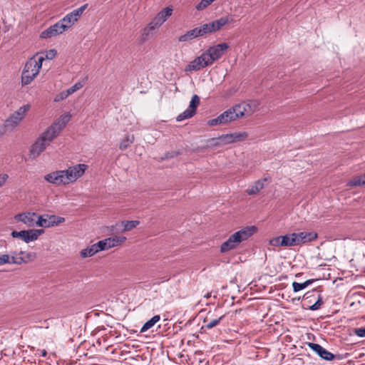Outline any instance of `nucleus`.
Listing matches in <instances>:
<instances>
[{"mask_svg": "<svg viewBox=\"0 0 365 365\" xmlns=\"http://www.w3.org/2000/svg\"><path fill=\"white\" fill-rule=\"evenodd\" d=\"M160 319V315H155L150 319L147 321L140 329V332H145L153 327Z\"/></svg>", "mask_w": 365, "mask_h": 365, "instance_id": "27", "label": "nucleus"}, {"mask_svg": "<svg viewBox=\"0 0 365 365\" xmlns=\"http://www.w3.org/2000/svg\"><path fill=\"white\" fill-rule=\"evenodd\" d=\"M232 18L230 16H222L213 21L202 24L206 34H212L220 30L224 26L232 21Z\"/></svg>", "mask_w": 365, "mask_h": 365, "instance_id": "6", "label": "nucleus"}, {"mask_svg": "<svg viewBox=\"0 0 365 365\" xmlns=\"http://www.w3.org/2000/svg\"><path fill=\"white\" fill-rule=\"evenodd\" d=\"M210 4L207 0H201V1L195 6L197 11H202L207 8Z\"/></svg>", "mask_w": 365, "mask_h": 365, "instance_id": "44", "label": "nucleus"}, {"mask_svg": "<svg viewBox=\"0 0 365 365\" xmlns=\"http://www.w3.org/2000/svg\"><path fill=\"white\" fill-rule=\"evenodd\" d=\"M280 247H285V241L284 236H280Z\"/></svg>", "mask_w": 365, "mask_h": 365, "instance_id": "52", "label": "nucleus"}, {"mask_svg": "<svg viewBox=\"0 0 365 365\" xmlns=\"http://www.w3.org/2000/svg\"><path fill=\"white\" fill-rule=\"evenodd\" d=\"M19 255H21V257L23 258V260L24 261V264L34 261L36 257V255L34 252H26L21 251L19 252Z\"/></svg>", "mask_w": 365, "mask_h": 365, "instance_id": "34", "label": "nucleus"}, {"mask_svg": "<svg viewBox=\"0 0 365 365\" xmlns=\"http://www.w3.org/2000/svg\"><path fill=\"white\" fill-rule=\"evenodd\" d=\"M293 235H294V232L283 235L284 237V241H285V247L297 246L296 240H295L294 237H293Z\"/></svg>", "mask_w": 365, "mask_h": 365, "instance_id": "37", "label": "nucleus"}, {"mask_svg": "<svg viewBox=\"0 0 365 365\" xmlns=\"http://www.w3.org/2000/svg\"><path fill=\"white\" fill-rule=\"evenodd\" d=\"M322 304H323L322 297L320 294H319L317 302L314 304H313L312 305H311L309 309L312 311L318 310L321 308Z\"/></svg>", "mask_w": 365, "mask_h": 365, "instance_id": "40", "label": "nucleus"}, {"mask_svg": "<svg viewBox=\"0 0 365 365\" xmlns=\"http://www.w3.org/2000/svg\"><path fill=\"white\" fill-rule=\"evenodd\" d=\"M173 155H170L169 153H167V154L165 155V158H173Z\"/></svg>", "mask_w": 365, "mask_h": 365, "instance_id": "54", "label": "nucleus"}, {"mask_svg": "<svg viewBox=\"0 0 365 365\" xmlns=\"http://www.w3.org/2000/svg\"><path fill=\"white\" fill-rule=\"evenodd\" d=\"M349 187H365V173L361 175L356 176L347 182Z\"/></svg>", "mask_w": 365, "mask_h": 365, "instance_id": "25", "label": "nucleus"}, {"mask_svg": "<svg viewBox=\"0 0 365 365\" xmlns=\"http://www.w3.org/2000/svg\"><path fill=\"white\" fill-rule=\"evenodd\" d=\"M314 282V279H308V280L304 282L303 283H304V284H305L304 287L306 288L309 285L312 284Z\"/></svg>", "mask_w": 365, "mask_h": 365, "instance_id": "51", "label": "nucleus"}, {"mask_svg": "<svg viewBox=\"0 0 365 365\" xmlns=\"http://www.w3.org/2000/svg\"><path fill=\"white\" fill-rule=\"evenodd\" d=\"M46 142L43 141L40 137L31 145L30 149V155L32 158L38 157L42 152L48 146Z\"/></svg>", "mask_w": 365, "mask_h": 365, "instance_id": "18", "label": "nucleus"}, {"mask_svg": "<svg viewBox=\"0 0 365 365\" xmlns=\"http://www.w3.org/2000/svg\"><path fill=\"white\" fill-rule=\"evenodd\" d=\"M133 140H134V136L133 135H128L125 136V138H123L121 142L120 143V145H119V148L121 150H125L127 148H128L133 143Z\"/></svg>", "mask_w": 365, "mask_h": 365, "instance_id": "30", "label": "nucleus"}, {"mask_svg": "<svg viewBox=\"0 0 365 365\" xmlns=\"http://www.w3.org/2000/svg\"><path fill=\"white\" fill-rule=\"evenodd\" d=\"M200 97L197 95H193L190 102L188 108L176 118L178 122L192 118L196 113L197 108L200 104Z\"/></svg>", "mask_w": 365, "mask_h": 365, "instance_id": "9", "label": "nucleus"}, {"mask_svg": "<svg viewBox=\"0 0 365 365\" xmlns=\"http://www.w3.org/2000/svg\"><path fill=\"white\" fill-rule=\"evenodd\" d=\"M67 29L65 27V25L61 22V21H58L55 24L49 26L47 29L44 30L41 32L40 37L41 38H48L57 35L63 34Z\"/></svg>", "mask_w": 365, "mask_h": 365, "instance_id": "11", "label": "nucleus"}, {"mask_svg": "<svg viewBox=\"0 0 365 365\" xmlns=\"http://www.w3.org/2000/svg\"><path fill=\"white\" fill-rule=\"evenodd\" d=\"M293 237L295 238L296 245L297 246L316 240L317 238V234L314 232H294Z\"/></svg>", "mask_w": 365, "mask_h": 365, "instance_id": "15", "label": "nucleus"}, {"mask_svg": "<svg viewBox=\"0 0 365 365\" xmlns=\"http://www.w3.org/2000/svg\"><path fill=\"white\" fill-rule=\"evenodd\" d=\"M121 224L123 226V231L126 232L137 227L140 224V222L138 220L122 221Z\"/></svg>", "mask_w": 365, "mask_h": 365, "instance_id": "32", "label": "nucleus"}, {"mask_svg": "<svg viewBox=\"0 0 365 365\" xmlns=\"http://www.w3.org/2000/svg\"><path fill=\"white\" fill-rule=\"evenodd\" d=\"M257 108V103L254 102L252 103H241L231 108L236 119L242 117L245 114L250 115L254 113Z\"/></svg>", "mask_w": 365, "mask_h": 365, "instance_id": "8", "label": "nucleus"}, {"mask_svg": "<svg viewBox=\"0 0 365 365\" xmlns=\"http://www.w3.org/2000/svg\"><path fill=\"white\" fill-rule=\"evenodd\" d=\"M9 262L7 264L21 265L24 264L23 258L16 251L11 252V255H9Z\"/></svg>", "mask_w": 365, "mask_h": 365, "instance_id": "26", "label": "nucleus"}, {"mask_svg": "<svg viewBox=\"0 0 365 365\" xmlns=\"http://www.w3.org/2000/svg\"><path fill=\"white\" fill-rule=\"evenodd\" d=\"M225 315L222 314L220 317L215 319H210L208 317H205L203 323L204 326L202 328H205L207 329H212L220 324V322L225 318Z\"/></svg>", "mask_w": 365, "mask_h": 365, "instance_id": "21", "label": "nucleus"}, {"mask_svg": "<svg viewBox=\"0 0 365 365\" xmlns=\"http://www.w3.org/2000/svg\"><path fill=\"white\" fill-rule=\"evenodd\" d=\"M44 232L43 230H29L20 232L13 231L11 236L14 238H20L26 243L35 241Z\"/></svg>", "mask_w": 365, "mask_h": 365, "instance_id": "5", "label": "nucleus"}, {"mask_svg": "<svg viewBox=\"0 0 365 365\" xmlns=\"http://www.w3.org/2000/svg\"><path fill=\"white\" fill-rule=\"evenodd\" d=\"M87 6L88 4H85L81 7L67 14L62 19H61L66 29L71 28L78 20L83 11L86 9Z\"/></svg>", "mask_w": 365, "mask_h": 365, "instance_id": "7", "label": "nucleus"}, {"mask_svg": "<svg viewBox=\"0 0 365 365\" xmlns=\"http://www.w3.org/2000/svg\"><path fill=\"white\" fill-rule=\"evenodd\" d=\"M35 77L36 76H32V73L23 71L21 74V85L26 86L30 84Z\"/></svg>", "mask_w": 365, "mask_h": 365, "instance_id": "31", "label": "nucleus"}, {"mask_svg": "<svg viewBox=\"0 0 365 365\" xmlns=\"http://www.w3.org/2000/svg\"><path fill=\"white\" fill-rule=\"evenodd\" d=\"M208 1V4L210 5L213 1L212 0H207Z\"/></svg>", "mask_w": 365, "mask_h": 365, "instance_id": "55", "label": "nucleus"}, {"mask_svg": "<svg viewBox=\"0 0 365 365\" xmlns=\"http://www.w3.org/2000/svg\"><path fill=\"white\" fill-rule=\"evenodd\" d=\"M173 9L171 7H166L161 10L155 16L162 24L172 15Z\"/></svg>", "mask_w": 365, "mask_h": 365, "instance_id": "22", "label": "nucleus"}, {"mask_svg": "<svg viewBox=\"0 0 365 365\" xmlns=\"http://www.w3.org/2000/svg\"><path fill=\"white\" fill-rule=\"evenodd\" d=\"M94 245L96 246L97 253L100 251L106 250L110 248L107 239L100 240L97 243H95Z\"/></svg>", "mask_w": 365, "mask_h": 365, "instance_id": "35", "label": "nucleus"}, {"mask_svg": "<svg viewBox=\"0 0 365 365\" xmlns=\"http://www.w3.org/2000/svg\"><path fill=\"white\" fill-rule=\"evenodd\" d=\"M308 346L323 359L331 361L334 359V355L332 353L329 352L318 344L310 342L308 344Z\"/></svg>", "mask_w": 365, "mask_h": 365, "instance_id": "17", "label": "nucleus"}, {"mask_svg": "<svg viewBox=\"0 0 365 365\" xmlns=\"http://www.w3.org/2000/svg\"><path fill=\"white\" fill-rule=\"evenodd\" d=\"M71 118V115L69 113H65L62 115L54 123H53V125H56L57 128L61 131L68 123Z\"/></svg>", "mask_w": 365, "mask_h": 365, "instance_id": "23", "label": "nucleus"}, {"mask_svg": "<svg viewBox=\"0 0 365 365\" xmlns=\"http://www.w3.org/2000/svg\"><path fill=\"white\" fill-rule=\"evenodd\" d=\"M38 217L37 214L34 212H25L16 215L15 220L24 223L28 227H33L35 225H37L36 218L38 219Z\"/></svg>", "mask_w": 365, "mask_h": 365, "instance_id": "14", "label": "nucleus"}, {"mask_svg": "<svg viewBox=\"0 0 365 365\" xmlns=\"http://www.w3.org/2000/svg\"><path fill=\"white\" fill-rule=\"evenodd\" d=\"M97 253L96 248L95 245H92L91 246H88L86 248L82 250L80 252V255L83 258H86L89 257L93 256Z\"/></svg>", "mask_w": 365, "mask_h": 365, "instance_id": "29", "label": "nucleus"}, {"mask_svg": "<svg viewBox=\"0 0 365 365\" xmlns=\"http://www.w3.org/2000/svg\"><path fill=\"white\" fill-rule=\"evenodd\" d=\"M236 118L231 108L225 110L221 113L219 116L215 118L211 119L207 122V125L210 126H214L217 125H224L229 122L235 120Z\"/></svg>", "mask_w": 365, "mask_h": 365, "instance_id": "12", "label": "nucleus"}, {"mask_svg": "<svg viewBox=\"0 0 365 365\" xmlns=\"http://www.w3.org/2000/svg\"><path fill=\"white\" fill-rule=\"evenodd\" d=\"M280 236H277V237H273L270 240H269V244L271 245V246H273V247H280Z\"/></svg>", "mask_w": 365, "mask_h": 365, "instance_id": "46", "label": "nucleus"}, {"mask_svg": "<svg viewBox=\"0 0 365 365\" xmlns=\"http://www.w3.org/2000/svg\"><path fill=\"white\" fill-rule=\"evenodd\" d=\"M233 142H241L246 140L248 137V134L246 132L233 133Z\"/></svg>", "mask_w": 365, "mask_h": 365, "instance_id": "38", "label": "nucleus"}, {"mask_svg": "<svg viewBox=\"0 0 365 365\" xmlns=\"http://www.w3.org/2000/svg\"><path fill=\"white\" fill-rule=\"evenodd\" d=\"M150 25L153 26V28L155 29H158L160 28V26L162 25V24L155 17L153 19V20L149 23Z\"/></svg>", "mask_w": 365, "mask_h": 365, "instance_id": "48", "label": "nucleus"}, {"mask_svg": "<svg viewBox=\"0 0 365 365\" xmlns=\"http://www.w3.org/2000/svg\"><path fill=\"white\" fill-rule=\"evenodd\" d=\"M88 166L85 164H77L70 166L66 170L51 172L44 175V180L56 186L66 185L76 182L84 174Z\"/></svg>", "mask_w": 365, "mask_h": 365, "instance_id": "1", "label": "nucleus"}, {"mask_svg": "<svg viewBox=\"0 0 365 365\" xmlns=\"http://www.w3.org/2000/svg\"><path fill=\"white\" fill-rule=\"evenodd\" d=\"M155 31L156 29L153 28V26L148 24V26L145 27L142 31L141 36L143 41H145L148 36L153 34Z\"/></svg>", "mask_w": 365, "mask_h": 365, "instance_id": "36", "label": "nucleus"}, {"mask_svg": "<svg viewBox=\"0 0 365 365\" xmlns=\"http://www.w3.org/2000/svg\"><path fill=\"white\" fill-rule=\"evenodd\" d=\"M212 1H215V0H212Z\"/></svg>", "mask_w": 365, "mask_h": 365, "instance_id": "57", "label": "nucleus"}, {"mask_svg": "<svg viewBox=\"0 0 365 365\" xmlns=\"http://www.w3.org/2000/svg\"><path fill=\"white\" fill-rule=\"evenodd\" d=\"M212 61L207 51L202 53L200 56L195 58L193 61H190L185 68L186 72H191L192 71H199L200 69L212 65Z\"/></svg>", "mask_w": 365, "mask_h": 365, "instance_id": "4", "label": "nucleus"}, {"mask_svg": "<svg viewBox=\"0 0 365 365\" xmlns=\"http://www.w3.org/2000/svg\"><path fill=\"white\" fill-rule=\"evenodd\" d=\"M354 333L359 337H365V327L356 328L354 330Z\"/></svg>", "mask_w": 365, "mask_h": 365, "instance_id": "45", "label": "nucleus"}, {"mask_svg": "<svg viewBox=\"0 0 365 365\" xmlns=\"http://www.w3.org/2000/svg\"><path fill=\"white\" fill-rule=\"evenodd\" d=\"M206 298H209L210 297V294H207L205 296Z\"/></svg>", "mask_w": 365, "mask_h": 365, "instance_id": "56", "label": "nucleus"}, {"mask_svg": "<svg viewBox=\"0 0 365 365\" xmlns=\"http://www.w3.org/2000/svg\"><path fill=\"white\" fill-rule=\"evenodd\" d=\"M31 59L33 60L35 65H36L37 67H38L39 69H41V68L42 66L43 61L45 59V57L43 56H40L36 58V57L31 58Z\"/></svg>", "mask_w": 365, "mask_h": 365, "instance_id": "42", "label": "nucleus"}, {"mask_svg": "<svg viewBox=\"0 0 365 365\" xmlns=\"http://www.w3.org/2000/svg\"><path fill=\"white\" fill-rule=\"evenodd\" d=\"M269 180V178H264L262 179L255 181V184L252 186L247 189L246 192L249 195H254L258 194L264 187V182Z\"/></svg>", "mask_w": 365, "mask_h": 365, "instance_id": "20", "label": "nucleus"}, {"mask_svg": "<svg viewBox=\"0 0 365 365\" xmlns=\"http://www.w3.org/2000/svg\"><path fill=\"white\" fill-rule=\"evenodd\" d=\"M106 239L108 240L110 248L120 245L126 240V237L124 236H114Z\"/></svg>", "mask_w": 365, "mask_h": 365, "instance_id": "28", "label": "nucleus"}, {"mask_svg": "<svg viewBox=\"0 0 365 365\" xmlns=\"http://www.w3.org/2000/svg\"><path fill=\"white\" fill-rule=\"evenodd\" d=\"M9 179V175L6 173L0 174V187H1Z\"/></svg>", "mask_w": 365, "mask_h": 365, "instance_id": "50", "label": "nucleus"}, {"mask_svg": "<svg viewBox=\"0 0 365 365\" xmlns=\"http://www.w3.org/2000/svg\"><path fill=\"white\" fill-rule=\"evenodd\" d=\"M56 51L54 49H51L46 52V56L44 57L47 59H52L56 56Z\"/></svg>", "mask_w": 365, "mask_h": 365, "instance_id": "49", "label": "nucleus"}, {"mask_svg": "<svg viewBox=\"0 0 365 365\" xmlns=\"http://www.w3.org/2000/svg\"><path fill=\"white\" fill-rule=\"evenodd\" d=\"M65 221V218L56 215H39L37 219V226L50 227L58 225Z\"/></svg>", "mask_w": 365, "mask_h": 365, "instance_id": "10", "label": "nucleus"}, {"mask_svg": "<svg viewBox=\"0 0 365 365\" xmlns=\"http://www.w3.org/2000/svg\"><path fill=\"white\" fill-rule=\"evenodd\" d=\"M206 33L203 25L199 27H195L192 29L187 31L185 34L181 35L178 38L180 42L189 41L198 37H202L206 36Z\"/></svg>", "mask_w": 365, "mask_h": 365, "instance_id": "13", "label": "nucleus"}, {"mask_svg": "<svg viewBox=\"0 0 365 365\" xmlns=\"http://www.w3.org/2000/svg\"><path fill=\"white\" fill-rule=\"evenodd\" d=\"M257 232L255 226H247L231 235L220 246L222 253L236 249L241 242L247 240Z\"/></svg>", "mask_w": 365, "mask_h": 365, "instance_id": "2", "label": "nucleus"}, {"mask_svg": "<svg viewBox=\"0 0 365 365\" xmlns=\"http://www.w3.org/2000/svg\"><path fill=\"white\" fill-rule=\"evenodd\" d=\"M84 83L81 81L76 82L73 86L66 89L67 93H68L69 96L78 91L83 86Z\"/></svg>", "mask_w": 365, "mask_h": 365, "instance_id": "39", "label": "nucleus"}, {"mask_svg": "<svg viewBox=\"0 0 365 365\" xmlns=\"http://www.w3.org/2000/svg\"><path fill=\"white\" fill-rule=\"evenodd\" d=\"M217 144L225 145L232 143H234L232 133L222 135L217 138Z\"/></svg>", "mask_w": 365, "mask_h": 365, "instance_id": "33", "label": "nucleus"}, {"mask_svg": "<svg viewBox=\"0 0 365 365\" xmlns=\"http://www.w3.org/2000/svg\"><path fill=\"white\" fill-rule=\"evenodd\" d=\"M305 284H304V283H299V282H294L292 283V287H293V290L294 292H297L300 290H302L304 289H305V287H304Z\"/></svg>", "mask_w": 365, "mask_h": 365, "instance_id": "43", "label": "nucleus"}, {"mask_svg": "<svg viewBox=\"0 0 365 365\" xmlns=\"http://www.w3.org/2000/svg\"><path fill=\"white\" fill-rule=\"evenodd\" d=\"M41 356L46 357L47 356V351L45 349L41 350Z\"/></svg>", "mask_w": 365, "mask_h": 365, "instance_id": "53", "label": "nucleus"}, {"mask_svg": "<svg viewBox=\"0 0 365 365\" xmlns=\"http://www.w3.org/2000/svg\"><path fill=\"white\" fill-rule=\"evenodd\" d=\"M9 259L8 254H0V266L7 264L9 262Z\"/></svg>", "mask_w": 365, "mask_h": 365, "instance_id": "47", "label": "nucleus"}, {"mask_svg": "<svg viewBox=\"0 0 365 365\" xmlns=\"http://www.w3.org/2000/svg\"><path fill=\"white\" fill-rule=\"evenodd\" d=\"M24 71L30 73H32V76H37L39 73V68L37 67L36 65L34 63V61L31 58L26 63Z\"/></svg>", "mask_w": 365, "mask_h": 365, "instance_id": "24", "label": "nucleus"}, {"mask_svg": "<svg viewBox=\"0 0 365 365\" xmlns=\"http://www.w3.org/2000/svg\"><path fill=\"white\" fill-rule=\"evenodd\" d=\"M69 96L68 93H67V91H63L61 93H59L54 98V101L59 102L61 101H63L66 98H67Z\"/></svg>", "mask_w": 365, "mask_h": 365, "instance_id": "41", "label": "nucleus"}, {"mask_svg": "<svg viewBox=\"0 0 365 365\" xmlns=\"http://www.w3.org/2000/svg\"><path fill=\"white\" fill-rule=\"evenodd\" d=\"M30 109V105L26 104L21 106L17 110L14 112L4 123L7 130H12L17 127L25 118L27 112Z\"/></svg>", "mask_w": 365, "mask_h": 365, "instance_id": "3", "label": "nucleus"}, {"mask_svg": "<svg viewBox=\"0 0 365 365\" xmlns=\"http://www.w3.org/2000/svg\"><path fill=\"white\" fill-rule=\"evenodd\" d=\"M61 131L58 128H57L56 125H53L52 124L39 137L48 145H49L52 140L59 135Z\"/></svg>", "mask_w": 365, "mask_h": 365, "instance_id": "19", "label": "nucleus"}, {"mask_svg": "<svg viewBox=\"0 0 365 365\" xmlns=\"http://www.w3.org/2000/svg\"><path fill=\"white\" fill-rule=\"evenodd\" d=\"M226 43H219L216 46H210L207 51L209 53L213 62L218 60L228 48Z\"/></svg>", "mask_w": 365, "mask_h": 365, "instance_id": "16", "label": "nucleus"}]
</instances>
